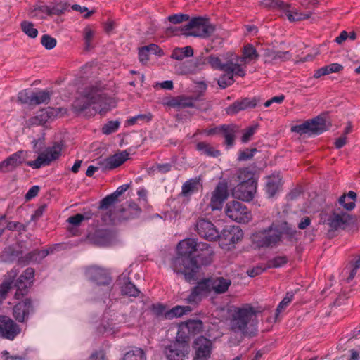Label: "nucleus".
Masks as SVG:
<instances>
[{"mask_svg": "<svg viewBox=\"0 0 360 360\" xmlns=\"http://www.w3.org/2000/svg\"><path fill=\"white\" fill-rule=\"evenodd\" d=\"M259 98L257 97L253 98H244L241 100H238L226 108V112L229 115H235L241 110H245L248 108H255L259 102Z\"/></svg>", "mask_w": 360, "mask_h": 360, "instance_id": "obj_26", "label": "nucleus"}, {"mask_svg": "<svg viewBox=\"0 0 360 360\" xmlns=\"http://www.w3.org/2000/svg\"><path fill=\"white\" fill-rule=\"evenodd\" d=\"M283 11L286 13L288 19L291 22L299 21L309 18V15H305L298 12H295L293 13H290L289 8H288L286 10H284Z\"/></svg>", "mask_w": 360, "mask_h": 360, "instance_id": "obj_60", "label": "nucleus"}, {"mask_svg": "<svg viewBox=\"0 0 360 360\" xmlns=\"http://www.w3.org/2000/svg\"><path fill=\"white\" fill-rule=\"evenodd\" d=\"M200 186H201L200 177L188 179L183 184L180 195L184 197H190L198 191Z\"/></svg>", "mask_w": 360, "mask_h": 360, "instance_id": "obj_32", "label": "nucleus"}, {"mask_svg": "<svg viewBox=\"0 0 360 360\" xmlns=\"http://www.w3.org/2000/svg\"><path fill=\"white\" fill-rule=\"evenodd\" d=\"M181 30L184 34L195 37L207 38L214 31V27L211 25L207 18L195 17L183 26Z\"/></svg>", "mask_w": 360, "mask_h": 360, "instance_id": "obj_5", "label": "nucleus"}, {"mask_svg": "<svg viewBox=\"0 0 360 360\" xmlns=\"http://www.w3.org/2000/svg\"><path fill=\"white\" fill-rule=\"evenodd\" d=\"M243 57H240V62L246 63L247 60H256L259 58V54L252 44H248L243 48Z\"/></svg>", "mask_w": 360, "mask_h": 360, "instance_id": "obj_38", "label": "nucleus"}, {"mask_svg": "<svg viewBox=\"0 0 360 360\" xmlns=\"http://www.w3.org/2000/svg\"><path fill=\"white\" fill-rule=\"evenodd\" d=\"M257 126H251L246 129L242 136L241 141L243 143H247L255 132Z\"/></svg>", "mask_w": 360, "mask_h": 360, "instance_id": "obj_63", "label": "nucleus"}, {"mask_svg": "<svg viewBox=\"0 0 360 360\" xmlns=\"http://www.w3.org/2000/svg\"><path fill=\"white\" fill-rule=\"evenodd\" d=\"M282 186V177L279 174H273L267 177L266 191L270 198L274 197Z\"/></svg>", "mask_w": 360, "mask_h": 360, "instance_id": "obj_31", "label": "nucleus"}, {"mask_svg": "<svg viewBox=\"0 0 360 360\" xmlns=\"http://www.w3.org/2000/svg\"><path fill=\"white\" fill-rule=\"evenodd\" d=\"M25 152L18 150L0 162V172L8 173L15 170L25 160Z\"/></svg>", "mask_w": 360, "mask_h": 360, "instance_id": "obj_22", "label": "nucleus"}, {"mask_svg": "<svg viewBox=\"0 0 360 360\" xmlns=\"http://www.w3.org/2000/svg\"><path fill=\"white\" fill-rule=\"evenodd\" d=\"M91 216L92 213L91 212L86 213V214H77L70 217L68 221L73 226H78L84 220L91 219Z\"/></svg>", "mask_w": 360, "mask_h": 360, "instance_id": "obj_52", "label": "nucleus"}, {"mask_svg": "<svg viewBox=\"0 0 360 360\" xmlns=\"http://www.w3.org/2000/svg\"><path fill=\"white\" fill-rule=\"evenodd\" d=\"M84 39L85 41V49L87 50L91 47V41L94 37L95 32L90 26H86L84 29Z\"/></svg>", "mask_w": 360, "mask_h": 360, "instance_id": "obj_55", "label": "nucleus"}, {"mask_svg": "<svg viewBox=\"0 0 360 360\" xmlns=\"http://www.w3.org/2000/svg\"><path fill=\"white\" fill-rule=\"evenodd\" d=\"M214 255L210 244L186 238L178 243L177 256L172 259L171 266L176 274H183L187 282L193 283L198 279L201 268L212 263Z\"/></svg>", "mask_w": 360, "mask_h": 360, "instance_id": "obj_1", "label": "nucleus"}, {"mask_svg": "<svg viewBox=\"0 0 360 360\" xmlns=\"http://www.w3.org/2000/svg\"><path fill=\"white\" fill-rule=\"evenodd\" d=\"M18 101L22 103L32 105L31 94H30L26 91L20 92L18 94Z\"/></svg>", "mask_w": 360, "mask_h": 360, "instance_id": "obj_64", "label": "nucleus"}, {"mask_svg": "<svg viewBox=\"0 0 360 360\" xmlns=\"http://www.w3.org/2000/svg\"><path fill=\"white\" fill-rule=\"evenodd\" d=\"M124 282L121 286V293L122 295L128 297H137L141 291L135 286V285L129 281V278H123Z\"/></svg>", "mask_w": 360, "mask_h": 360, "instance_id": "obj_36", "label": "nucleus"}, {"mask_svg": "<svg viewBox=\"0 0 360 360\" xmlns=\"http://www.w3.org/2000/svg\"><path fill=\"white\" fill-rule=\"evenodd\" d=\"M189 20L190 16L188 14L183 13L174 14L168 17V20L173 24H179Z\"/></svg>", "mask_w": 360, "mask_h": 360, "instance_id": "obj_59", "label": "nucleus"}, {"mask_svg": "<svg viewBox=\"0 0 360 360\" xmlns=\"http://www.w3.org/2000/svg\"><path fill=\"white\" fill-rule=\"evenodd\" d=\"M191 334L186 330V327L183 323L180 324L178 328L176 336L174 342H178L179 343L189 344Z\"/></svg>", "mask_w": 360, "mask_h": 360, "instance_id": "obj_48", "label": "nucleus"}, {"mask_svg": "<svg viewBox=\"0 0 360 360\" xmlns=\"http://www.w3.org/2000/svg\"><path fill=\"white\" fill-rule=\"evenodd\" d=\"M254 172L249 167L239 169L236 173L238 184L256 181L254 179Z\"/></svg>", "mask_w": 360, "mask_h": 360, "instance_id": "obj_40", "label": "nucleus"}, {"mask_svg": "<svg viewBox=\"0 0 360 360\" xmlns=\"http://www.w3.org/2000/svg\"><path fill=\"white\" fill-rule=\"evenodd\" d=\"M28 15L32 18L45 19L49 15V6L34 5L28 9Z\"/></svg>", "mask_w": 360, "mask_h": 360, "instance_id": "obj_34", "label": "nucleus"}, {"mask_svg": "<svg viewBox=\"0 0 360 360\" xmlns=\"http://www.w3.org/2000/svg\"><path fill=\"white\" fill-rule=\"evenodd\" d=\"M20 27L22 32L30 38L34 39L38 35L37 29L34 27V24L31 22L22 21L20 23Z\"/></svg>", "mask_w": 360, "mask_h": 360, "instance_id": "obj_49", "label": "nucleus"}, {"mask_svg": "<svg viewBox=\"0 0 360 360\" xmlns=\"http://www.w3.org/2000/svg\"><path fill=\"white\" fill-rule=\"evenodd\" d=\"M288 262V258L285 256H277L269 260L268 266L269 268H278Z\"/></svg>", "mask_w": 360, "mask_h": 360, "instance_id": "obj_56", "label": "nucleus"}, {"mask_svg": "<svg viewBox=\"0 0 360 360\" xmlns=\"http://www.w3.org/2000/svg\"><path fill=\"white\" fill-rule=\"evenodd\" d=\"M342 69H343V66L342 65L338 64V63H332V64L322 67V68H319V70H317L315 72L314 77L315 78H319L321 76L326 75L330 73L339 72Z\"/></svg>", "mask_w": 360, "mask_h": 360, "instance_id": "obj_39", "label": "nucleus"}, {"mask_svg": "<svg viewBox=\"0 0 360 360\" xmlns=\"http://www.w3.org/2000/svg\"><path fill=\"white\" fill-rule=\"evenodd\" d=\"M34 312L32 301L30 298L18 302L13 308V316L19 323H27L30 316Z\"/></svg>", "mask_w": 360, "mask_h": 360, "instance_id": "obj_16", "label": "nucleus"}, {"mask_svg": "<svg viewBox=\"0 0 360 360\" xmlns=\"http://www.w3.org/2000/svg\"><path fill=\"white\" fill-rule=\"evenodd\" d=\"M191 311L189 306H176L172 309L167 311L165 314V318L172 319L174 317H180Z\"/></svg>", "mask_w": 360, "mask_h": 360, "instance_id": "obj_42", "label": "nucleus"}, {"mask_svg": "<svg viewBox=\"0 0 360 360\" xmlns=\"http://www.w3.org/2000/svg\"><path fill=\"white\" fill-rule=\"evenodd\" d=\"M120 122L118 121H109L102 127V132L104 134H110L118 129Z\"/></svg>", "mask_w": 360, "mask_h": 360, "instance_id": "obj_58", "label": "nucleus"}, {"mask_svg": "<svg viewBox=\"0 0 360 360\" xmlns=\"http://www.w3.org/2000/svg\"><path fill=\"white\" fill-rule=\"evenodd\" d=\"M293 297H294V292L292 291L288 292L285 294V296L283 297L282 301L279 303V304L278 305V307L276 309V313H275V319H278L279 314L288 306V304L292 300Z\"/></svg>", "mask_w": 360, "mask_h": 360, "instance_id": "obj_50", "label": "nucleus"}, {"mask_svg": "<svg viewBox=\"0 0 360 360\" xmlns=\"http://www.w3.org/2000/svg\"><path fill=\"white\" fill-rule=\"evenodd\" d=\"M328 129L326 121L324 117L317 116L312 120H308L304 123L293 126L291 128L292 132H296L300 135L311 132L314 134H319Z\"/></svg>", "mask_w": 360, "mask_h": 360, "instance_id": "obj_9", "label": "nucleus"}, {"mask_svg": "<svg viewBox=\"0 0 360 360\" xmlns=\"http://www.w3.org/2000/svg\"><path fill=\"white\" fill-rule=\"evenodd\" d=\"M117 202L118 200L112 194L107 195L101 200L98 209L105 212L101 214V219L105 224L113 223L115 217L109 208Z\"/></svg>", "mask_w": 360, "mask_h": 360, "instance_id": "obj_25", "label": "nucleus"}, {"mask_svg": "<svg viewBox=\"0 0 360 360\" xmlns=\"http://www.w3.org/2000/svg\"><path fill=\"white\" fill-rule=\"evenodd\" d=\"M262 4L266 8H277L281 11L290 8V5L279 0H263Z\"/></svg>", "mask_w": 360, "mask_h": 360, "instance_id": "obj_51", "label": "nucleus"}, {"mask_svg": "<svg viewBox=\"0 0 360 360\" xmlns=\"http://www.w3.org/2000/svg\"><path fill=\"white\" fill-rule=\"evenodd\" d=\"M189 352V344L174 341L165 345L163 349V353L167 360H184Z\"/></svg>", "mask_w": 360, "mask_h": 360, "instance_id": "obj_13", "label": "nucleus"}, {"mask_svg": "<svg viewBox=\"0 0 360 360\" xmlns=\"http://www.w3.org/2000/svg\"><path fill=\"white\" fill-rule=\"evenodd\" d=\"M257 311L254 307L245 304L240 307H235L231 314L230 328L234 333H240L244 335L250 334L248 325L256 317Z\"/></svg>", "mask_w": 360, "mask_h": 360, "instance_id": "obj_4", "label": "nucleus"}, {"mask_svg": "<svg viewBox=\"0 0 360 360\" xmlns=\"http://www.w3.org/2000/svg\"><path fill=\"white\" fill-rule=\"evenodd\" d=\"M53 249L49 248L41 250H34L25 256H22V251L13 250L11 252V255L18 259V263L21 265H27L31 262L39 263L49 254L53 252Z\"/></svg>", "mask_w": 360, "mask_h": 360, "instance_id": "obj_14", "label": "nucleus"}, {"mask_svg": "<svg viewBox=\"0 0 360 360\" xmlns=\"http://www.w3.org/2000/svg\"><path fill=\"white\" fill-rule=\"evenodd\" d=\"M234 79L232 77V75L230 73H226L222 75L218 79L217 83L221 89H225L227 86L233 84Z\"/></svg>", "mask_w": 360, "mask_h": 360, "instance_id": "obj_53", "label": "nucleus"}, {"mask_svg": "<svg viewBox=\"0 0 360 360\" xmlns=\"http://www.w3.org/2000/svg\"><path fill=\"white\" fill-rule=\"evenodd\" d=\"M86 277L98 285L109 286L112 283V278L103 269L98 266H91L86 270Z\"/></svg>", "mask_w": 360, "mask_h": 360, "instance_id": "obj_20", "label": "nucleus"}, {"mask_svg": "<svg viewBox=\"0 0 360 360\" xmlns=\"http://www.w3.org/2000/svg\"><path fill=\"white\" fill-rule=\"evenodd\" d=\"M13 287V281L11 280H5L0 285V301L5 300L8 292Z\"/></svg>", "mask_w": 360, "mask_h": 360, "instance_id": "obj_54", "label": "nucleus"}, {"mask_svg": "<svg viewBox=\"0 0 360 360\" xmlns=\"http://www.w3.org/2000/svg\"><path fill=\"white\" fill-rule=\"evenodd\" d=\"M198 100V97L179 96L169 99L167 105L177 108H193L195 101Z\"/></svg>", "mask_w": 360, "mask_h": 360, "instance_id": "obj_29", "label": "nucleus"}, {"mask_svg": "<svg viewBox=\"0 0 360 360\" xmlns=\"http://www.w3.org/2000/svg\"><path fill=\"white\" fill-rule=\"evenodd\" d=\"M256 190V181L238 184L233 189V195L240 200L249 202L253 199Z\"/></svg>", "mask_w": 360, "mask_h": 360, "instance_id": "obj_19", "label": "nucleus"}, {"mask_svg": "<svg viewBox=\"0 0 360 360\" xmlns=\"http://www.w3.org/2000/svg\"><path fill=\"white\" fill-rule=\"evenodd\" d=\"M111 103L112 99L107 96L101 88L89 86L74 101L72 107L75 112L82 113L93 105L94 111L103 115L110 110Z\"/></svg>", "mask_w": 360, "mask_h": 360, "instance_id": "obj_2", "label": "nucleus"}, {"mask_svg": "<svg viewBox=\"0 0 360 360\" xmlns=\"http://www.w3.org/2000/svg\"><path fill=\"white\" fill-rule=\"evenodd\" d=\"M256 237L257 243L262 247H270L276 245L281 240V233L278 230H272L269 228L259 232Z\"/></svg>", "mask_w": 360, "mask_h": 360, "instance_id": "obj_24", "label": "nucleus"}, {"mask_svg": "<svg viewBox=\"0 0 360 360\" xmlns=\"http://www.w3.org/2000/svg\"><path fill=\"white\" fill-rule=\"evenodd\" d=\"M356 221L355 217L340 208L335 209L326 221V224L330 228L328 232L329 237H333L335 231L339 229H345L347 226L354 224Z\"/></svg>", "mask_w": 360, "mask_h": 360, "instance_id": "obj_6", "label": "nucleus"}, {"mask_svg": "<svg viewBox=\"0 0 360 360\" xmlns=\"http://www.w3.org/2000/svg\"><path fill=\"white\" fill-rule=\"evenodd\" d=\"M51 95L47 91H40L38 92H32L31 98L32 105H39L41 103H48L50 101Z\"/></svg>", "mask_w": 360, "mask_h": 360, "instance_id": "obj_46", "label": "nucleus"}, {"mask_svg": "<svg viewBox=\"0 0 360 360\" xmlns=\"http://www.w3.org/2000/svg\"><path fill=\"white\" fill-rule=\"evenodd\" d=\"M196 149L202 155H205L209 157L217 158L221 155L219 150L214 148L211 144L205 141L198 142L196 144Z\"/></svg>", "mask_w": 360, "mask_h": 360, "instance_id": "obj_35", "label": "nucleus"}, {"mask_svg": "<svg viewBox=\"0 0 360 360\" xmlns=\"http://www.w3.org/2000/svg\"><path fill=\"white\" fill-rule=\"evenodd\" d=\"M231 284L230 279L221 276H210L202 278L191 289L186 300L190 304H197L202 300L203 297L208 296L212 291L215 294L226 292Z\"/></svg>", "mask_w": 360, "mask_h": 360, "instance_id": "obj_3", "label": "nucleus"}, {"mask_svg": "<svg viewBox=\"0 0 360 360\" xmlns=\"http://www.w3.org/2000/svg\"><path fill=\"white\" fill-rule=\"evenodd\" d=\"M41 44L45 49L51 50L56 46L57 41L49 34H44L41 38Z\"/></svg>", "mask_w": 360, "mask_h": 360, "instance_id": "obj_57", "label": "nucleus"}, {"mask_svg": "<svg viewBox=\"0 0 360 360\" xmlns=\"http://www.w3.org/2000/svg\"><path fill=\"white\" fill-rule=\"evenodd\" d=\"M219 130L221 131L225 139L224 144L228 148H231L234 144L239 127L236 124H224L220 126Z\"/></svg>", "mask_w": 360, "mask_h": 360, "instance_id": "obj_28", "label": "nucleus"}, {"mask_svg": "<svg viewBox=\"0 0 360 360\" xmlns=\"http://www.w3.org/2000/svg\"><path fill=\"white\" fill-rule=\"evenodd\" d=\"M6 229L9 231H25L26 226L18 221H8Z\"/></svg>", "mask_w": 360, "mask_h": 360, "instance_id": "obj_62", "label": "nucleus"}, {"mask_svg": "<svg viewBox=\"0 0 360 360\" xmlns=\"http://www.w3.org/2000/svg\"><path fill=\"white\" fill-rule=\"evenodd\" d=\"M34 276V269L33 268H27L20 276L15 283L16 288L15 297L20 299L27 294L28 289L31 287Z\"/></svg>", "mask_w": 360, "mask_h": 360, "instance_id": "obj_15", "label": "nucleus"}, {"mask_svg": "<svg viewBox=\"0 0 360 360\" xmlns=\"http://www.w3.org/2000/svg\"><path fill=\"white\" fill-rule=\"evenodd\" d=\"M54 116V110L52 108L44 109L34 117L28 120L29 125H42L52 119Z\"/></svg>", "mask_w": 360, "mask_h": 360, "instance_id": "obj_33", "label": "nucleus"}, {"mask_svg": "<svg viewBox=\"0 0 360 360\" xmlns=\"http://www.w3.org/2000/svg\"><path fill=\"white\" fill-rule=\"evenodd\" d=\"M63 144L55 142L51 147L46 148L41 153L36 160L28 161L26 165L33 169H39L41 167L49 165L53 161L59 158L61 155Z\"/></svg>", "mask_w": 360, "mask_h": 360, "instance_id": "obj_7", "label": "nucleus"}, {"mask_svg": "<svg viewBox=\"0 0 360 360\" xmlns=\"http://www.w3.org/2000/svg\"><path fill=\"white\" fill-rule=\"evenodd\" d=\"M117 212L120 218L127 220L139 217L141 213V209L136 203L129 202L127 207L120 208Z\"/></svg>", "mask_w": 360, "mask_h": 360, "instance_id": "obj_30", "label": "nucleus"}, {"mask_svg": "<svg viewBox=\"0 0 360 360\" xmlns=\"http://www.w3.org/2000/svg\"><path fill=\"white\" fill-rule=\"evenodd\" d=\"M227 55L229 56V58L228 59V66L225 72L231 74L233 77V75L245 77V70L241 67V63H243V62H240V57L233 53H227Z\"/></svg>", "mask_w": 360, "mask_h": 360, "instance_id": "obj_27", "label": "nucleus"}, {"mask_svg": "<svg viewBox=\"0 0 360 360\" xmlns=\"http://www.w3.org/2000/svg\"><path fill=\"white\" fill-rule=\"evenodd\" d=\"M356 193L354 191H349L347 195H342L340 197L338 202L347 210H352L355 207Z\"/></svg>", "mask_w": 360, "mask_h": 360, "instance_id": "obj_37", "label": "nucleus"}, {"mask_svg": "<svg viewBox=\"0 0 360 360\" xmlns=\"http://www.w3.org/2000/svg\"><path fill=\"white\" fill-rule=\"evenodd\" d=\"M256 151V148H246L244 150H240L238 154V160L239 161H245L250 160L254 156V154Z\"/></svg>", "mask_w": 360, "mask_h": 360, "instance_id": "obj_61", "label": "nucleus"}, {"mask_svg": "<svg viewBox=\"0 0 360 360\" xmlns=\"http://www.w3.org/2000/svg\"><path fill=\"white\" fill-rule=\"evenodd\" d=\"M129 153L126 150L115 153L107 158L98 162L101 169L103 171L112 170L122 165L128 158Z\"/></svg>", "mask_w": 360, "mask_h": 360, "instance_id": "obj_21", "label": "nucleus"}, {"mask_svg": "<svg viewBox=\"0 0 360 360\" xmlns=\"http://www.w3.org/2000/svg\"><path fill=\"white\" fill-rule=\"evenodd\" d=\"M193 55V49L191 46H187L183 48H176L173 50L171 57L177 60H182L186 57H191Z\"/></svg>", "mask_w": 360, "mask_h": 360, "instance_id": "obj_43", "label": "nucleus"}, {"mask_svg": "<svg viewBox=\"0 0 360 360\" xmlns=\"http://www.w3.org/2000/svg\"><path fill=\"white\" fill-rule=\"evenodd\" d=\"M243 237L242 229L237 226H229L219 233L220 245L223 248L231 249Z\"/></svg>", "mask_w": 360, "mask_h": 360, "instance_id": "obj_11", "label": "nucleus"}, {"mask_svg": "<svg viewBox=\"0 0 360 360\" xmlns=\"http://www.w3.org/2000/svg\"><path fill=\"white\" fill-rule=\"evenodd\" d=\"M21 333L20 326L11 317L0 315V338L13 340Z\"/></svg>", "mask_w": 360, "mask_h": 360, "instance_id": "obj_12", "label": "nucleus"}, {"mask_svg": "<svg viewBox=\"0 0 360 360\" xmlns=\"http://www.w3.org/2000/svg\"><path fill=\"white\" fill-rule=\"evenodd\" d=\"M113 239L112 232L108 229H98L87 236V240L91 243L100 246L110 245Z\"/></svg>", "mask_w": 360, "mask_h": 360, "instance_id": "obj_23", "label": "nucleus"}, {"mask_svg": "<svg viewBox=\"0 0 360 360\" xmlns=\"http://www.w3.org/2000/svg\"><path fill=\"white\" fill-rule=\"evenodd\" d=\"M123 360H146V356L142 349L136 347L126 352Z\"/></svg>", "mask_w": 360, "mask_h": 360, "instance_id": "obj_47", "label": "nucleus"}, {"mask_svg": "<svg viewBox=\"0 0 360 360\" xmlns=\"http://www.w3.org/2000/svg\"><path fill=\"white\" fill-rule=\"evenodd\" d=\"M191 335L200 333L203 328V323L201 320L189 319L182 323Z\"/></svg>", "mask_w": 360, "mask_h": 360, "instance_id": "obj_45", "label": "nucleus"}, {"mask_svg": "<svg viewBox=\"0 0 360 360\" xmlns=\"http://www.w3.org/2000/svg\"><path fill=\"white\" fill-rule=\"evenodd\" d=\"M213 348L214 344L211 340L202 335L198 337L193 342V360H209Z\"/></svg>", "mask_w": 360, "mask_h": 360, "instance_id": "obj_10", "label": "nucleus"}, {"mask_svg": "<svg viewBox=\"0 0 360 360\" xmlns=\"http://www.w3.org/2000/svg\"><path fill=\"white\" fill-rule=\"evenodd\" d=\"M224 212L229 218L239 223H248L251 219L250 210L243 202L239 201L228 202Z\"/></svg>", "mask_w": 360, "mask_h": 360, "instance_id": "obj_8", "label": "nucleus"}, {"mask_svg": "<svg viewBox=\"0 0 360 360\" xmlns=\"http://www.w3.org/2000/svg\"><path fill=\"white\" fill-rule=\"evenodd\" d=\"M226 56V61L224 63H222L221 60L219 57L210 56L207 58V63L210 64L212 68L219 70L225 72L228 66V59L229 58V56L227 55V53Z\"/></svg>", "mask_w": 360, "mask_h": 360, "instance_id": "obj_44", "label": "nucleus"}, {"mask_svg": "<svg viewBox=\"0 0 360 360\" xmlns=\"http://www.w3.org/2000/svg\"><path fill=\"white\" fill-rule=\"evenodd\" d=\"M229 197L228 184L225 181H219L212 193L210 206L212 210H221L224 201Z\"/></svg>", "mask_w": 360, "mask_h": 360, "instance_id": "obj_18", "label": "nucleus"}, {"mask_svg": "<svg viewBox=\"0 0 360 360\" xmlns=\"http://www.w3.org/2000/svg\"><path fill=\"white\" fill-rule=\"evenodd\" d=\"M264 57L266 60L274 61L278 60H286L289 59L290 53L289 51H275L271 49H266L264 51Z\"/></svg>", "mask_w": 360, "mask_h": 360, "instance_id": "obj_41", "label": "nucleus"}, {"mask_svg": "<svg viewBox=\"0 0 360 360\" xmlns=\"http://www.w3.org/2000/svg\"><path fill=\"white\" fill-rule=\"evenodd\" d=\"M195 230L198 235L209 241L217 240L219 236V231L209 220L199 219L195 224Z\"/></svg>", "mask_w": 360, "mask_h": 360, "instance_id": "obj_17", "label": "nucleus"}]
</instances>
